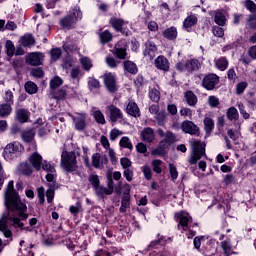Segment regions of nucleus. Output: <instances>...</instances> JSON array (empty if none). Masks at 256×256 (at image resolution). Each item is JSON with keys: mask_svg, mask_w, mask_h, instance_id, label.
<instances>
[{"mask_svg": "<svg viewBox=\"0 0 256 256\" xmlns=\"http://www.w3.org/2000/svg\"><path fill=\"white\" fill-rule=\"evenodd\" d=\"M120 147L124 149H129V151H133V143H131V139L129 137L124 136L120 139Z\"/></svg>", "mask_w": 256, "mask_h": 256, "instance_id": "nucleus-42", "label": "nucleus"}, {"mask_svg": "<svg viewBox=\"0 0 256 256\" xmlns=\"http://www.w3.org/2000/svg\"><path fill=\"white\" fill-rule=\"evenodd\" d=\"M128 22H125L122 18L112 17L109 20V25L113 27L114 31L117 33H121L125 37H129L131 35V31L129 28H126L125 25H127Z\"/></svg>", "mask_w": 256, "mask_h": 256, "instance_id": "nucleus-6", "label": "nucleus"}, {"mask_svg": "<svg viewBox=\"0 0 256 256\" xmlns=\"http://www.w3.org/2000/svg\"><path fill=\"white\" fill-rule=\"evenodd\" d=\"M80 75H81V70L79 68H73L70 71L71 79H73L74 83H76L77 86L79 85V77H80Z\"/></svg>", "mask_w": 256, "mask_h": 256, "instance_id": "nucleus-49", "label": "nucleus"}, {"mask_svg": "<svg viewBox=\"0 0 256 256\" xmlns=\"http://www.w3.org/2000/svg\"><path fill=\"white\" fill-rule=\"evenodd\" d=\"M95 193L100 199H105L106 195H113V192L105 186H98L95 189Z\"/></svg>", "mask_w": 256, "mask_h": 256, "instance_id": "nucleus-32", "label": "nucleus"}, {"mask_svg": "<svg viewBox=\"0 0 256 256\" xmlns=\"http://www.w3.org/2000/svg\"><path fill=\"white\" fill-rule=\"evenodd\" d=\"M28 161L30 165L35 169V171H49L50 173H55V167L51 166L47 160H43V156L39 152H34L29 156Z\"/></svg>", "mask_w": 256, "mask_h": 256, "instance_id": "nucleus-4", "label": "nucleus"}, {"mask_svg": "<svg viewBox=\"0 0 256 256\" xmlns=\"http://www.w3.org/2000/svg\"><path fill=\"white\" fill-rule=\"evenodd\" d=\"M104 84L109 91V93H117V79L115 78V74L113 73H106L104 75Z\"/></svg>", "mask_w": 256, "mask_h": 256, "instance_id": "nucleus-11", "label": "nucleus"}, {"mask_svg": "<svg viewBox=\"0 0 256 256\" xmlns=\"http://www.w3.org/2000/svg\"><path fill=\"white\" fill-rule=\"evenodd\" d=\"M107 110L109 111L111 123H117L119 119H123V112L117 106L109 105L107 106Z\"/></svg>", "mask_w": 256, "mask_h": 256, "instance_id": "nucleus-13", "label": "nucleus"}, {"mask_svg": "<svg viewBox=\"0 0 256 256\" xmlns=\"http://www.w3.org/2000/svg\"><path fill=\"white\" fill-rule=\"evenodd\" d=\"M130 207L129 197H124L121 200L120 213H127V209Z\"/></svg>", "mask_w": 256, "mask_h": 256, "instance_id": "nucleus-54", "label": "nucleus"}, {"mask_svg": "<svg viewBox=\"0 0 256 256\" xmlns=\"http://www.w3.org/2000/svg\"><path fill=\"white\" fill-rule=\"evenodd\" d=\"M155 119H156L158 125L163 127V125H165V123L167 121V112H165V111L158 112L155 116Z\"/></svg>", "mask_w": 256, "mask_h": 256, "instance_id": "nucleus-43", "label": "nucleus"}, {"mask_svg": "<svg viewBox=\"0 0 256 256\" xmlns=\"http://www.w3.org/2000/svg\"><path fill=\"white\" fill-rule=\"evenodd\" d=\"M169 173L172 181H175L177 177H179V172L177 171V167L173 164H169Z\"/></svg>", "mask_w": 256, "mask_h": 256, "instance_id": "nucleus-59", "label": "nucleus"}, {"mask_svg": "<svg viewBox=\"0 0 256 256\" xmlns=\"http://www.w3.org/2000/svg\"><path fill=\"white\" fill-rule=\"evenodd\" d=\"M177 220L179 221V225H181L183 231H187L189 228V221H191V216L187 212H180L176 214Z\"/></svg>", "mask_w": 256, "mask_h": 256, "instance_id": "nucleus-14", "label": "nucleus"}, {"mask_svg": "<svg viewBox=\"0 0 256 256\" xmlns=\"http://www.w3.org/2000/svg\"><path fill=\"white\" fill-rule=\"evenodd\" d=\"M62 51L60 48H53L51 51H50V55H51V60L52 61H57L58 59L61 58V55H62Z\"/></svg>", "mask_w": 256, "mask_h": 256, "instance_id": "nucleus-52", "label": "nucleus"}, {"mask_svg": "<svg viewBox=\"0 0 256 256\" xmlns=\"http://www.w3.org/2000/svg\"><path fill=\"white\" fill-rule=\"evenodd\" d=\"M194 25H197V16L195 14L189 15L183 22V27L186 29H190Z\"/></svg>", "mask_w": 256, "mask_h": 256, "instance_id": "nucleus-35", "label": "nucleus"}, {"mask_svg": "<svg viewBox=\"0 0 256 256\" xmlns=\"http://www.w3.org/2000/svg\"><path fill=\"white\" fill-rule=\"evenodd\" d=\"M22 146L19 142L7 144L4 148L3 157L6 161H11L17 157V153L21 151Z\"/></svg>", "mask_w": 256, "mask_h": 256, "instance_id": "nucleus-9", "label": "nucleus"}, {"mask_svg": "<svg viewBox=\"0 0 256 256\" xmlns=\"http://www.w3.org/2000/svg\"><path fill=\"white\" fill-rule=\"evenodd\" d=\"M101 43H110V41H113V34L109 32V30H105L99 34Z\"/></svg>", "mask_w": 256, "mask_h": 256, "instance_id": "nucleus-38", "label": "nucleus"}, {"mask_svg": "<svg viewBox=\"0 0 256 256\" xmlns=\"http://www.w3.org/2000/svg\"><path fill=\"white\" fill-rule=\"evenodd\" d=\"M60 167L66 173H77L79 166L77 165V155L75 152L63 151L61 154Z\"/></svg>", "mask_w": 256, "mask_h": 256, "instance_id": "nucleus-3", "label": "nucleus"}, {"mask_svg": "<svg viewBox=\"0 0 256 256\" xmlns=\"http://www.w3.org/2000/svg\"><path fill=\"white\" fill-rule=\"evenodd\" d=\"M21 43L23 47H31V45H35V38L31 34H26L21 38Z\"/></svg>", "mask_w": 256, "mask_h": 256, "instance_id": "nucleus-37", "label": "nucleus"}, {"mask_svg": "<svg viewBox=\"0 0 256 256\" xmlns=\"http://www.w3.org/2000/svg\"><path fill=\"white\" fill-rule=\"evenodd\" d=\"M69 16L77 23L83 19V12L79 6H75L69 10Z\"/></svg>", "mask_w": 256, "mask_h": 256, "instance_id": "nucleus-24", "label": "nucleus"}, {"mask_svg": "<svg viewBox=\"0 0 256 256\" xmlns=\"http://www.w3.org/2000/svg\"><path fill=\"white\" fill-rule=\"evenodd\" d=\"M124 69H126L128 73H131L132 75L137 74V65L132 61H125Z\"/></svg>", "mask_w": 256, "mask_h": 256, "instance_id": "nucleus-44", "label": "nucleus"}, {"mask_svg": "<svg viewBox=\"0 0 256 256\" xmlns=\"http://www.w3.org/2000/svg\"><path fill=\"white\" fill-rule=\"evenodd\" d=\"M80 62L85 71H90L91 67H93V63L91 62V59H89L88 57H82L80 59Z\"/></svg>", "mask_w": 256, "mask_h": 256, "instance_id": "nucleus-50", "label": "nucleus"}, {"mask_svg": "<svg viewBox=\"0 0 256 256\" xmlns=\"http://www.w3.org/2000/svg\"><path fill=\"white\" fill-rule=\"evenodd\" d=\"M200 68H201V62H199L195 58L186 61V63L178 62L176 64V69L178 71H187L188 73L199 71Z\"/></svg>", "mask_w": 256, "mask_h": 256, "instance_id": "nucleus-7", "label": "nucleus"}, {"mask_svg": "<svg viewBox=\"0 0 256 256\" xmlns=\"http://www.w3.org/2000/svg\"><path fill=\"white\" fill-rule=\"evenodd\" d=\"M141 171H142L145 179H147V181H150L151 177H153V173L151 171V167H149V166H142Z\"/></svg>", "mask_w": 256, "mask_h": 256, "instance_id": "nucleus-56", "label": "nucleus"}, {"mask_svg": "<svg viewBox=\"0 0 256 256\" xmlns=\"http://www.w3.org/2000/svg\"><path fill=\"white\" fill-rule=\"evenodd\" d=\"M29 111L25 108L16 110V119L19 123H27L29 121Z\"/></svg>", "mask_w": 256, "mask_h": 256, "instance_id": "nucleus-22", "label": "nucleus"}, {"mask_svg": "<svg viewBox=\"0 0 256 256\" xmlns=\"http://www.w3.org/2000/svg\"><path fill=\"white\" fill-rule=\"evenodd\" d=\"M149 97L151 101H154V103H159L161 99V92H159L157 88H152L149 92Z\"/></svg>", "mask_w": 256, "mask_h": 256, "instance_id": "nucleus-45", "label": "nucleus"}, {"mask_svg": "<svg viewBox=\"0 0 256 256\" xmlns=\"http://www.w3.org/2000/svg\"><path fill=\"white\" fill-rule=\"evenodd\" d=\"M184 97L187 105L190 107H195V105H197V95H195V93L192 91H187Z\"/></svg>", "mask_w": 256, "mask_h": 256, "instance_id": "nucleus-28", "label": "nucleus"}, {"mask_svg": "<svg viewBox=\"0 0 256 256\" xmlns=\"http://www.w3.org/2000/svg\"><path fill=\"white\" fill-rule=\"evenodd\" d=\"M220 247L223 249L225 255H231V251L233 249V246L231 245V239L222 241L220 243Z\"/></svg>", "mask_w": 256, "mask_h": 256, "instance_id": "nucleus-40", "label": "nucleus"}, {"mask_svg": "<svg viewBox=\"0 0 256 256\" xmlns=\"http://www.w3.org/2000/svg\"><path fill=\"white\" fill-rule=\"evenodd\" d=\"M202 85L207 91H213L219 85V76L216 74H208L202 80Z\"/></svg>", "mask_w": 256, "mask_h": 256, "instance_id": "nucleus-10", "label": "nucleus"}, {"mask_svg": "<svg viewBox=\"0 0 256 256\" xmlns=\"http://www.w3.org/2000/svg\"><path fill=\"white\" fill-rule=\"evenodd\" d=\"M5 47L7 56L13 57L15 55V45H13V42L11 40L6 41Z\"/></svg>", "mask_w": 256, "mask_h": 256, "instance_id": "nucleus-48", "label": "nucleus"}, {"mask_svg": "<svg viewBox=\"0 0 256 256\" xmlns=\"http://www.w3.org/2000/svg\"><path fill=\"white\" fill-rule=\"evenodd\" d=\"M68 115L73 120L74 129H76V131H85V129H87V113L74 112L73 114L68 113Z\"/></svg>", "mask_w": 256, "mask_h": 256, "instance_id": "nucleus-5", "label": "nucleus"}, {"mask_svg": "<svg viewBox=\"0 0 256 256\" xmlns=\"http://www.w3.org/2000/svg\"><path fill=\"white\" fill-rule=\"evenodd\" d=\"M91 113L96 123H99V125H105V115L101 110H97V108L93 107Z\"/></svg>", "mask_w": 256, "mask_h": 256, "instance_id": "nucleus-23", "label": "nucleus"}, {"mask_svg": "<svg viewBox=\"0 0 256 256\" xmlns=\"http://www.w3.org/2000/svg\"><path fill=\"white\" fill-rule=\"evenodd\" d=\"M13 112V107L10 104H0V117L5 118L9 117Z\"/></svg>", "mask_w": 256, "mask_h": 256, "instance_id": "nucleus-29", "label": "nucleus"}, {"mask_svg": "<svg viewBox=\"0 0 256 256\" xmlns=\"http://www.w3.org/2000/svg\"><path fill=\"white\" fill-rule=\"evenodd\" d=\"M4 101L7 105H13V92L11 90H7L4 95Z\"/></svg>", "mask_w": 256, "mask_h": 256, "instance_id": "nucleus-57", "label": "nucleus"}, {"mask_svg": "<svg viewBox=\"0 0 256 256\" xmlns=\"http://www.w3.org/2000/svg\"><path fill=\"white\" fill-rule=\"evenodd\" d=\"M167 149H168L167 146H165V144L160 142L158 147H156L151 151V155L154 157H163V155L167 153Z\"/></svg>", "mask_w": 256, "mask_h": 256, "instance_id": "nucleus-27", "label": "nucleus"}, {"mask_svg": "<svg viewBox=\"0 0 256 256\" xmlns=\"http://www.w3.org/2000/svg\"><path fill=\"white\" fill-rule=\"evenodd\" d=\"M126 113L128 115H131L132 117H141V111L139 110V106L135 101L130 100L127 107H126Z\"/></svg>", "mask_w": 256, "mask_h": 256, "instance_id": "nucleus-19", "label": "nucleus"}, {"mask_svg": "<svg viewBox=\"0 0 256 256\" xmlns=\"http://www.w3.org/2000/svg\"><path fill=\"white\" fill-rule=\"evenodd\" d=\"M41 53L39 52H33L30 53L27 57H26V62L28 65H32V66H37V65H41Z\"/></svg>", "mask_w": 256, "mask_h": 256, "instance_id": "nucleus-20", "label": "nucleus"}, {"mask_svg": "<svg viewBox=\"0 0 256 256\" xmlns=\"http://www.w3.org/2000/svg\"><path fill=\"white\" fill-rule=\"evenodd\" d=\"M180 128L183 133H186L187 135H192L194 137H201V128L197 126L193 121L190 120H184Z\"/></svg>", "mask_w": 256, "mask_h": 256, "instance_id": "nucleus-8", "label": "nucleus"}, {"mask_svg": "<svg viewBox=\"0 0 256 256\" xmlns=\"http://www.w3.org/2000/svg\"><path fill=\"white\" fill-rule=\"evenodd\" d=\"M214 21H215L216 25L223 27V25H225V23L227 21V18L225 17V13H223V11H221V10H218L215 13Z\"/></svg>", "mask_w": 256, "mask_h": 256, "instance_id": "nucleus-34", "label": "nucleus"}, {"mask_svg": "<svg viewBox=\"0 0 256 256\" xmlns=\"http://www.w3.org/2000/svg\"><path fill=\"white\" fill-rule=\"evenodd\" d=\"M176 141H177V136H175V133H173L171 131H167V132H165L164 139L162 141H160V143L165 145V147L169 148Z\"/></svg>", "mask_w": 256, "mask_h": 256, "instance_id": "nucleus-21", "label": "nucleus"}, {"mask_svg": "<svg viewBox=\"0 0 256 256\" xmlns=\"http://www.w3.org/2000/svg\"><path fill=\"white\" fill-rule=\"evenodd\" d=\"M154 65L160 71H169L170 63H169V60L165 56H158L155 59Z\"/></svg>", "mask_w": 256, "mask_h": 256, "instance_id": "nucleus-16", "label": "nucleus"}, {"mask_svg": "<svg viewBox=\"0 0 256 256\" xmlns=\"http://www.w3.org/2000/svg\"><path fill=\"white\" fill-rule=\"evenodd\" d=\"M226 116L229 121H237L239 119V112L235 107H230L226 112Z\"/></svg>", "mask_w": 256, "mask_h": 256, "instance_id": "nucleus-39", "label": "nucleus"}, {"mask_svg": "<svg viewBox=\"0 0 256 256\" xmlns=\"http://www.w3.org/2000/svg\"><path fill=\"white\" fill-rule=\"evenodd\" d=\"M37 89V84L34 82L29 81L25 84L26 93H29L30 95H35V93H37Z\"/></svg>", "mask_w": 256, "mask_h": 256, "instance_id": "nucleus-46", "label": "nucleus"}, {"mask_svg": "<svg viewBox=\"0 0 256 256\" xmlns=\"http://www.w3.org/2000/svg\"><path fill=\"white\" fill-rule=\"evenodd\" d=\"M77 23L69 15L60 20V25L63 29H73V25Z\"/></svg>", "mask_w": 256, "mask_h": 256, "instance_id": "nucleus-31", "label": "nucleus"}, {"mask_svg": "<svg viewBox=\"0 0 256 256\" xmlns=\"http://www.w3.org/2000/svg\"><path fill=\"white\" fill-rule=\"evenodd\" d=\"M245 7H246V9H248V11H250V13L256 12V4H255V2H253L251 0L245 1Z\"/></svg>", "mask_w": 256, "mask_h": 256, "instance_id": "nucleus-63", "label": "nucleus"}, {"mask_svg": "<svg viewBox=\"0 0 256 256\" xmlns=\"http://www.w3.org/2000/svg\"><path fill=\"white\" fill-rule=\"evenodd\" d=\"M81 209V202H77L75 205L70 206L69 211L72 213V215H79Z\"/></svg>", "mask_w": 256, "mask_h": 256, "instance_id": "nucleus-61", "label": "nucleus"}, {"mask_svg": "<svg viewBox=\"0 0 256 256\" xmlns=\"http://www.w3.org/2000/svg\"><path fill=\"white\" fill-rule=\"evenodd\" d=\"M249 86V84L247 82H240L236 85V93L237 95H243V93H245V89H247V87Z\"/></svg>", "mask_w": 256, "mask_h": 256, "instance_id": "nucleus-55", "label": "nucleus"}, {"mask_svg": "<svg viewBox=\"0 0 256 256\" xmlns=\"http://www.w3.org/2000/svg\"><path fill=\"white\" fill-rule=\"evenodd\" d=\"M89 183H91L92 187L94 188V191L100 187V180L99 176L97 174H91L88 178Z\"/></svg>", "mask_w": 256, "mask_h": 256, "instance_id": "nucleus-47", "label": "nucleus"}, {"mask_svg": "<svg viewBox=\"0 0 256 256\" xmlns=\"http://www.w3.org/2000/svg\"><path fill=\"white\" fill-rule=\"evenodd\" d=\"M48 190L46 191V197L48 203H53V199L55 197V190L57 189V184L52 183L48 184Z\"/></svg>", "mask_w": 256, "mask_h": 256, "instance_id": "nucleus-33", "label": "nucleus"}, {"mask_svg": "<svg viewBox=\"0 0 256 256\" xmlns=\"http://www.w3.org/2000/svg\"><path fill=\"white\" fill-rule=\"evenodd\" d=\"M107 163H109L107 156H102L99 153H94L92 155V165L95 169H105V165H107Z\"/></svg>", "mask_w": 256, "mask_h": 256, "instance_id": "nucleus-12", "label": "nucleus"}, {"mask_svg": "<svg viewBox=\"0 0 256 256\" xmlns=\"http://www.w3.org/2000/svg\"><path fill=\"white\" fill-rule=\"evenodd\" d=\"M212 32L215 37H223L225 35V30L219 26H214Z\"/></svg>", "mask_w": 256, "mask_h": 256, "instance_id": "nucleus-62", "label": "nucleus"}, {"mask_svg": "<svg viewBox=\"0 0 256 256\" xmlns=\"http://www.w3.org/2000/svg\"><path fill=\"white\" fill-rule=\"evenodd\" d=\"M61 85H63V79L59 76L54 77V79L50 81L51 89H57V87H61Z\"/></svg>", "mask_w": 256, "mask_h": 256, "instance_id": "nucleus-53", "label": "nucleus"}, {"mask_svg": "<svg viewBox=\"0 0 256 256\" xmlns=\"http://www.w3.org/2000/svg\"><path fill=\"white\" fill-rule=\"evenodd\" d=\"M189 145L191 147V153L188 159V163L189 165H197V162L205 157L206 144L201 140L192 138L189 140Z\"/></svg>", "mask_w": 256, "mask_h": 256, "instance_id": "nucleus-2", "label": "nucleus"}, {"mask_svg": "<svg viewBox=\"0 0 256 256\" xmlns=\"http://www.w3.org/2000/svg\"><path fill=\"white\" fill-rule=\"evenodd\" d=\"M88 87L91 91H93V89H99L101 87V84L99 83V80L95 78H90V80L88 81Z\"/></svg>", "mask_w": 256, "mask_h": 256, "instance_id": "nucleus-58", "label": "nucleus"}, {"mask_svg": "<svg viewBox=\"0 0 256 256\" xmlns=\"http://www.w3.org/2000/svg\"><path fill=\"white\" fill-rule=\"evenodd\" d=\"M161 165H163V161L156 159L152 161V167L154 173H162L163 169L161 168Z\"/></svg>", "mask_w": 256, "mask_h": 256, "instance_id": "nucleus-51", "label": "nucleus"}, {"mask_svg": "<svg viewBox=\"0 0 256 256\" xmlns=\"http://www.w3.org/2000/svg\"><path fill=\"white\" fill-rule=\"evenodd\" d=\"M163 37H165V39H168V41H175V39H177V28L172 26L165 29L163 32Z\"/></svg>", "mask_w": 256, "mask_h": 256, "instance_id": "nucleus-26", "label": "nucleus"}, {"mask_svg": "<svg viewBox=\"0 0 256 256\" xmlns=\"http://www.w3.org/2000/svg\"><path fill=\"white\" fill-rule=\"evenodd\" d=\"M18 173H20V175H31V173H33V166L28 163H21L18 166Z\"/></svg>", "mask_w": 256, "mask_h": 256, "instance_id": "nucleus-30", "label": "nucleus"}, {"mask_svg": "<svg viewBox=\"0 0 256 256\" xmlns=\"http://www.w3.org/2000/svg\"><path fill=\"white\" fill-rule=\"evenodd\" d=\"M67 97V90L60 89L54 94V99H57V101H63Z\"/></svg>", "mask_w": 256, "mask_h": 256, "instance_id": "nucleus-60", "label": "nucleus"}, {"mask_svg": "<svg viewBox=\"0 0 256 256\" xmlns=\"http://www.w3.org/2000/svg\"><path fill=\"white\" fill-rule=\"evenodd\" d=\"M204 129L206 133H211L213 129H215V122L211 117H205L204 118Z\"/></svg>", "mask_w": 256, "mask_h": 256, "instance_id": "nucleus-41", "label": "nucleus"}, {"mask_svg": "<svg viewBox=\"0 0 256 256\" xmlns=\"http://www.w3.org/2000/svg\"><path fill=\"white\" fill-rule=\"evenodd\" d=\"M21 137L25 143H31L33 139L35 138V129L28 128L21 132Z\"/></svg>", "mask_w": 256, "mask_h": 256, "instance_id": "nucleus-25", "label": "nucleus"}, {"mask_svg": "<svg viewBox=\"0 0 256 256\" xmlns=\"http://www.w3.org/2000/svg\"><path fill=\"white\" fill-rule=\"evenodd\" d=\"M144 57L147 59H155V53H157V46L151 41H147L145 44Z\"/></svg>", "mask_w": 256, "mask_h": 256, "instance_id": "nucleus-17", "label": "nucleus"}, {"mask_svg": "<svg viewBox=\"0 0 256 256\" xmlns=\"http://www.w3.org/2000/svg\"><path fill=\"white\" fill-rule=\"evenodd\" d=\"M215 65L219 71H225L227 67H229V61L227 58L222 57L220 59L215 60Z\"/></svg>", "mask_w": 256, "mask_h": 256, "instance_id": "nucleus-36", "label": "nucleus"}, {"mask_svg": "<svg viewBox=\"0 0 256 256\" xmlns=\"http://www.w3.org/2000/svg\"><path fill=\"white\" fill-rule=\"evenodd\" d=\"M114 51L118 59H125V57H127V46L123 41H120L115 45Z\"/></svg>", "mask_w": 256, "mask_h": 256, "instance_id": "nucleus-18", "label": "nucleus"}, {"mask_svg": "<svg viewBox=\"0 0 256 256\" xmlns=\"http://www.w3.org/2000/svg\"><path fill=\"white\" fill-rule=\"evenodd\" d=\"M208 104L210 105V107H219L220 105L219 98H217L216 96H209Z\"/></svg>", "mask_w": 256, "mask_h": 256, "instance_id": "nucleus-64", "label": "nucleus"}, {"mask_svg": "<svg viewBox=\"0 0 256 256\" xmlns=\"http://www.w3.org/2000/svg\"><path fill=\"white\" fill-rule=\"evenodd\" d=\"M4 205L8 211L4 212L0 218V231L6 239H12L13 232L10 227L23 229L25 224L21 220L25 221L27 219V214L25 213L27 211V205L21 202L19 194L15 192L13 181H9L5 190Z\"/></svg>", "mask_w": 256, "mask_h": 256, "instance_id": "nucleus-1", "label": "nucleus"}, {"mask_svg": "<svg viewBox=\"0 0 256 256\" xmlns=\"http://www.w3.org/2000/svg\"><path fill=\"white\" fill-rule=\"evenodd\" d=\"M142 141L153 143L155 141V131L151 127L144 128L140 134Z\"/></svg>", "mask_w": 256, "mask_h": 256, "instance_id": "nucleus-15", "label": "nucleus"}]
</instances>
